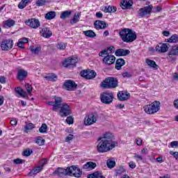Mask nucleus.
Here are the masks:
<instances>
[{"label":"nucleus","mask_w":178,"mask_h":178,"mask_svg":"<svg viewBox=\"0 0 178 178\" xmlns=\"http://www.w3.org/2000/svg\"><path fill=\"white\" fill-rule=\"evenodd\" d=\"M118 145V142L115 141L113 135L111 132H106L102 137L97 138V151L99 154H105L113 149Z\"/></svg>","instance_id":"f257e3e1"},{"label":"nucleus","mask_w":178,"mask_h":178,"mask_svg":"<svg viewBox=\"0 0 178 178\" xmlns=\"http://www.w3.org/2000/svg\"><path fill=\"white\" fill-rule=\"evenodd\" d=\"M53 175H56L58 177H65V176H71L72 177H81L83 172L79 168L78 165H71L66 169L58 167L53 172Z\"/></svg>","instance_id":"f03ea898"},{"label":"nucleus","mask_w":178,"mask_h":178,"mask_svg":"<svg viewBox=\"0 0 178 178\" xmlns=\"http://www.w3.org/2000/svg\"><path fill=\"white\" fill-rule=\"evenodd\" d=\"M119 35L123 42L130 43L134 42L137 40V33L133 29L125 28L121 29L119 32Z\"/></svg>","instance_id":"7ed1b4c3"},{"label":"nucleus","mask_w":178,"mask_h":178,"mask_svg":"<svg viewBox=\"0 0 178 178\" xmlns=\"http://www.w3.org/2000/svg\"><path fill=\"white\" fill-rule=\"evenodd\" d=\"M102 88L112 89L119 87V81L115 77H107L101 83Z\"/></svg>","instance_id":"20e7f679"},{"label":"nucleus","mask_w":178,"mask_h":178,"mask_svg":"<svg viewBox=\"0 0 178 178\" xmlns=\"http://www.w3.org/2000/svg\"><path fill=\"white\" fill-rule=\"evenodd\" d=\"M143 109L147 115H154V113H156L161 109V102L154 101L150 104L145 105Z\"/></svg>","instance_id":"39448f33"},{"label":"nucleus","mask_w":178,"mask_h":178,"mask_svg":"<svg viewBox=\"0 0 178 178\" xmlns=\"http://www.w3.org/2000/svg\"><path fill=\"white\" fill-rule=\"evenodd\" d=\"M114 98L113 92L105 91L100 94V101L105 105H111L113 102Z\"/></svg>","instance_id":"423d86ee"},{"label":"nucleus","mask_w":178,"mask_h":178,"mask_svg":"<svg viewBox=\"0 0 178 178\" xmlns=\"http://www.w3.org/2000/svg\"><path fill=\"white\" fill-rule=\"evenodd\" d=\"M77 62H79L77 57H69L63 62V66L67 69L69 67H76Z\"/></svg>","instance_id":"0eeeda50"},{"label":"nucleus","mask_w":178,"mask_h":178,"mask_svg":"<svg viewBox=\"0 0 178 178\" xmlns=\"http://www.w3.org/2000/svg\"><path fill=\"white\" fill-rule=\"evenodd\" d=\"M59 113L61 118H66L67 116H69V115H72V108H70V106L66 103L63 104L60 106Z\"/></svg>","instance_id":"6e6552de"},{"label":"nucleus","mask_w":178,"mask_h":178,"mask_svg":"<svg viewBox=\"0 0 178 178\" xmlns=\"http://www.w3.org/2000/svg\"><path fill=\"white\" fill-rule=\"evenodd\" d=\"M100 57L103 58L102 63L106 66H111V65H113L116 61V57L112 54H104L103 56Z\"/></svg>","instance_id":"1a4fd4ad"},{"label":"nucleus","mask_w":178,"mask_h":178,"mask_svg":"<svg viewBox=\"0 0 178 178\" xmlns=\"http://www.w3.org/2000/svg\"><path fill=\"white\" fill-rule=\"evenodd\" d=\"M25 24L31 27V29H37L41 26V22H40V20L37 18H31L25 21Z\"/></svg>","instance_id":"9d476101"},{"label":"nucleus","mask_w":178,"mask_h":178,"mask_svg":"<svg viewBox=\"0 0 178 178\" xmlns=\"http://www.w3.org/2000/svg\"><path fill=\"white\" fill-rule=\"evenodd\" d=\"M152 8V5H149L148 6L140 8L138 11L139 17H144L145 16H147V15H151Z\"/></svg>","instance_id":"9b49d317"},{"label":"nucleus","mask_w":178,"mask_h":178,"mask_svg":"<svg viewBox=\"0 0 178 178\" xmlns=\"http://www.w3.org/2000/svg\"><path fill=\"white\" fill-rule=\"evenodd\" d=\"M63 87L67 91H74L77 88V84L72 80H67L63 83Z\"/></svg>","instance_id":"f8f14e48"},{"label":"nucleus","mask_w":178,"mask_h":178,"mask_svg":"<svg viewBox=\"0 0 178 178\" xmlns=\"http://www.w3.org/2000/svg\"><path fill=\"white\" fill-rule=\"evenodd\" d=\"M173 56H178V44L172 46L170 50L168 52V59L170 60H176V57Z\"/></svg>","instance_id":"ddd939ff"},{"label":"nucleus","mask_w":178,"mask_h":178,"mask_svg":"<svg viewBox=\"0 0 178 178\" xmlns=\"http://www.w3.org/2000/svg\"><path fill=\"white\" fill-rule=\"evenodd\" d=\"M1 47L3 51H9V49H12V48L13 47V40H4L1 42Z\"/></svg>","instance_id":"4468645a"},{"label":"nucleus","mask_w":178,"mask_h":178,"mask_svg":"<svg viewBox=\"0 0 178 178\" xmlns=\"http://www.w3.org/2000/svg\"><path fill=\"white\" fill-rule=\"evenodd\" d=\"M119 101H127L130 98V93L127 91H120L117 94Z\"/></svg>","instance_id":"2eb2a0df"},{"label":"nucleus","mask_w":178,"mask_h":178,"mask_svg":"<svg viewBox=\"0 0 178 178\" xmlns=\"http://www.w3.org/2000/svg\"><path fill=\"white\" fill-rule=\"evenodd\" d=\"M94 26L96 30H105L109 25L105 21L97 20L95 22Z\"/></svg>","instance_id":"dca6fc26"},{"label":"nucleus","mask_w":178,"mask_h":178,"mask_svg":"<svg viewBox=\"0 0 178 178\" xmlns=\"http://www.w3.org/2000/svg\"><path fill=\"white\" fill-rule=\"evenodd\" d=\"M95 122H97V117L94 115V113L90 114L88 117L85 118L86 126L94 124Z\"/></svg>","instance_id":"f3484780"},{"label":"nucleus","mask_w":178,"mask_h":178,"mask_svg":"<svg viewBox=\"0 0 178 178\" xmlns=\"http://www.w3.org/2000/svg\"><path fill=\"white\" fill-rule=\"evenodd\" d=\"M40 33L44 38H51L52 37V31L48 27H44L40 31Z\"/></svg>","instance_id":"a211bd4d"},{"label":"nucleus","mask_w":178,"mask_h":178,"mask_svg":"<svg viewBox=\"0 0 178 178\" xmlns=\"http://www.w3.org/2000/svg\"><path fill=\"white\" fill-rule=\"evenodd\" d=\"M168 50L169 47H168V44L166 43L160 44L159 45L156 47V51L157 52H161V54L168 52Z\"/></svg>","instance_id":"6ab92c4d"},{"label":"nucleus","mask_w":178,"mask_h":178,"mask_svg":"<svg viewBox=\"0 0 178 178\" xmlns=\"http://www.w3.org/2000/svg\"><path fill=\"white\" fill-rule=\"evenodd\" d=\"M129 54H130V50L124 49H118L115 52V56H127Z\"/></svg>","instance_id":"aec40b11"},{"label":"nucleus","mask_w":178,"mask_h":178,"mask_svg":"<svg viewBox=\"0 0 178 178\" xmlns=\"http://www.w3.org/2000/svg\"><path fill=\"white\" fill-rule=\"evenodd\" d=\"M28 75H29V73L27 72V71L24 70H19L18 71L17 79L19 81H23V80H24Z\"/></svg>","instance_id":"412c9836"},{"label":"nucleus","mask_w":178,"mask_h":178,"mask_svg":"<svg viewBox=\"0 0 178 178\" xmlns=\"http://www.w3.org/2000/svg\"><path fill=\"white\" fill-rule=\"evenodd\" d=\"M95 168H97V163L92 161H88L83 165V169H86V170H92Z\"/></svg>","instance_id":"4be33fe9"},{"label":"nucleus","mask_w":178,"mask_h":178,"mask_svg":"<svg viewBox=\"0 0 178 178\" xmlns=\"http://www.w3.org/2000/svg\"><path fill=\"white\" fill-rule=\"evenodd\" d=\"M15 22L12 19H8L4 22H3V27L4 29H10V27H13L15 26Z\"/></svg>","instance_id":"5701e85b"},{"label":"nucleus","mask_w":178,"mask_h":178,"mask_svg":"<svg viewBox=\"0 0 178 178\" xmlns=\"http://www.w3.org/2000/svg\"><path fill=\"white\" fill-rule=\"evenodd\" d=\"M131 6H133V1L131 0H122L121 2V8H122V9H129L131 8Z\"/></svg>","instance_id":"b1692460"},{"label":"nucleus","mask_w":178,"mask_h":178,"mask_svg":"<svg viewBox=\"0 0 178 178\" xmlns=\"http://www.w3.org/2000/svg\"><path fill=\"white\" fill-rule=\"evenodd\" d=\"M126 65V61L123 58H118L115 62V69L117 70H120L122 66Z\"/></svg>","instance_id":"393cba45"},{"label":"nucleus","mask_w":178,"mask_h":178,"mask_svg":"<svg viewBox=\"0 0 178 178\" xmlns=\"http://www.w3.org/2000/svg\"><path fill=\"white\" fill-rule=\"evenodd\" d=\"M113 49H115V47L113 46H111L107 49H104L99 53V56H104V55L106 54H112V51H113Z\"/></svg>","instance_id":"a878e982"},{"label":"nucleus","mask_w":178,"mask_h":178,"mask_svg":"<svg viewBox=\"0 0 178 178\" xmlns=\"http://www.w3.org/2000/svg\"><path fill=\"white\" fill-rule=\"evenodd\" d=\"M102 10L105 12V13H115V12L117 10V8L115 6H105L104 9H102Z\"/></svg>","instance_id":"bb28decb"},{"label":"nucleus","mask_w":178,"mask_h":178,"mask_svg":"<svg viewBox=\"0 0 178 178\" xmlns=\"http://www.w3.org/2000/svg\"><path fill=\"white\" fill-rule=\"evenodd\" d=\"M81 16V13H77L74 15L73 18L70 20V24H76L80 22V17Z\"/></svg>","instance_id":"cd10ccee"},{"label":"nucleus","mask_w":178,"mask_h":178,"mask_svg":"<svg viewBox=\"0 0 178 178\" xmlns=\"http://www.w3.org/2000/svg\"><path fill=\"white\" fill-rule=\"evenodd\" d=\"M42 170V168L41 166H37L29 172L28 176H35L37 173H40Z\"/></svg>","instance_id":"c85d7f7f"},{"label":"nucleus","mask_w":178,"mask_h":178,"mask_svg":"<svg viewBox=\"0 0 178 178\" xmlns=\"http://www.w3.org/2000/svg\"><path fill=\"white\" fill-rule=\"evenodd\" d=\"M44 79H45L48 81L55 82L56 81V79H58V76L55 74H49L48 75L44 76Z\"/></svg>","instance_id":"c756f323"},{"label":"nucleus","mask_w":178,"mask_h":178,"mask_svg":"<svg viewBox=\"0 0 178 178\" xmlns=\"http://www.w3.org/2000/svg\"><path fill=\"white\" fill-rule=\"evenodd\" d=\"M30 51H31V54H33V55H38V54H40V51H41V47L40 46H38V47L31 46L30 47Z\"/></svg>","instance_id":"7c9ffc66"},{"label":"nucleus","mask_w":178,"mask_h":178,"mask_svg":"<svg viewBox=\"0 0 178 178\" xmlns=\"http://www.w3.org/2000/svg\"><path fill=\"white\" fill-rule=\"evenodd\" d=\"M83 34L89 38H94L95 37H97V34H95V32L92 30L84 31Z\"/></svg>","instance_id":"2f4dec72"},{"label":"nucleus","mask_w":178,"mask_h":178,"mask_svg":"<svg viewBox=\"0 0 178 178\" xmlns=\"http://www.w3.org/2000/svg\"><path fill=\"white\" fill-rule=\"evenodd\" d=\"M96 76L97 72H95L94 70H88L87 80H92V79H95Z\"/></svg>","instance_id":"473e14b6"},{"label":"nucleus","mask_w":178,"mask_h":178,"mask_svg":"<svg viewBox=\"0 0 178 178\" xmlns=\"http://www.w3.org/2000/svg\"><path fill=\"white\" fill-rule=\"evenodd\" d=\"M55 16H56V13L50 11L45 15L44 17L47 20H52V19H55Z\"/></svg>","instance_id":"72a5a7b5"},{"label":"nucleus","mask_w":178,"mask_h":178,"mask_svg":"<svg viewBox=\"0 0 178 178\" xmlns=\"http://www.w3.org/2000/svg\"><path fill=\"white\" fill-rule=\"evenodd\" d=\"M71 15H72V10H66L61 13L60 18L63 19H68V17H70Z\"/></svg>","instance_id":"f704fd0d"},{"label":"nucleus","mask_w":178,"mask_h":178,"mask_svg":"<svg viewBox=\"0 0 178 178\" xmlns=\"http://www.w3.org/2000/svg\"><path fill=\"white\" fill-rule=\"evenodd\" d=\"M166 42H178V35L174 34L170 38L165 40Z\"/></svg>","instance_id":"c9c22d12"},{"label":"nucleus","mask_w":178,"mask_h":178,"mask_svg":"<svg viewBox=\"0 0 178 178\" xmlns=\"http://www.w3.org/2000/svg\"><path fill=\"white\" fill-rule=\"evenodd\" d=\"M106 165L108 169H113V168L116 166V161H112L111 159H109L107 160Z\"/></svg>","instance_id":"e433bc0d"},{"label":"nucleus","mask_w":178,"mask_h":178,"mask_svg":"<svg viewBox=\"0 0 178 178\" xmlns=\"http://www.w3.org/2000/svg\"><path fill=\"white\" fill-rule=\"evenodd\" d=\"M146 63L150 67H153V69H155L158 67L156 65V63L152 60H149L148 58L146 59Z\"/></svg>","instance_id":"4c0bfd02"},{"label":"nucleus","mask_w":178,"mask_h":178,"mask_svg":"<svg viewBox=\"0 0 178 178\" xmlns=\"http://www.w3.org/2000/svg\"><path fill=\"white\" fill-rule=\"evenodd\" d=\"M15 92L20 95V97H23L24 98H26V97H27V95H26V92L23 91V90L20 88H16Z\"/></svg>","instance_id":"58836bf2"},{"label":"nucleus","mask_w":178,"mask_h":178,"mask_svg":"<svg viewBox=\"0 0 178 178\" xmlns=\"http://www.w3.org/2000/svg\"><path fill=\"white\" fill-rule=\"evenodd\" d=\"M62 102H63V99H62V97L54 96V104H56V105H60V106H62V105L63 104H62Z\"/></svg>","instance_id":"ea45409f"},{"label":"nucleus","mask_w":178,"mask_h":178,"mask_svg":"<svg viewBox=\"0 0 178 178\" xmlns=\"http://www.w3.org/2000/svg\"><path fill=\"white\" fill-rule=\"evenodd\" d=\"M34 129V124L33 123H29L27 125L25 126L24 131L25 133H29L31 131Z\"/></svg>","instance_id":"a19ab883"},{"label":"nucleus","mask_w":178,"mask_h":178,"mask_svg":"<svg viewBox=\"0 0 178 178\" xmlns=\"http://www.w3.org/2000/svg\"><path fill=\"white\" fill-rule=\"evenodd\" d=\"M35 143L38 144V145L42 146L45 144V140L42 139V137L38 136L35 140Z\"/></svg>","instance_id":"79ce46f5"},{"label":"nucleus","mask_w":178,"mask_h":178,"mask_svg":"<svg viewBox=\"0 0 178 178\" xmlns=\"http://www.w3.org/2000/svg\"><path fill=\"white\" fill-rule=\"evenodd\" d=\"M67 44L65 42H60L56 45L57 49L64 50L66 49V46Z\"/></svg>","instance_id":"37998d69"},{"label":"nucleus","mask_w":178,"mask_h":178,"mask_svg":"<svg viewBox=\"0 0 178 178\" xmlns=\"http://www.w3.org/2000/svg\"><path fill=\"white\" fill-rule=\"evenodd\" d=\"M47 130H48V126L47 125V124H42L41 127L39 129L40 133H42V134L47 131Z\"/></svg>","instance_id":"c03bdc74"},{"label":"nucleus","mask_w":178,"mask_h":178,"mask_svg":"<svg viewBox=\"0 0 178 178\" xmlns=\"http://www.w3.org/2000/svg\"><path fill=\"white\" fill-rule=\"evenodd\" d=\"M31 154H33V151L30 149H26L23 152L22 155L23 156H30Z\"/></svg>","instance_id":"a18cd8bd"},{"label":"nucleus","mask_w":178,"mask_h":178,"mask_svg":"<svg viewBox=\"0 0 178 178\" xmlns=\"http://www.w3.org/2000/svg\"><path fill=\"white\" fill-rule=\"evenodd\" d=\"M47 3V0H37L35 2L36 6H44Z\"/></svg>","instance_id":"49530a36"},{"label":"nucleus","mask_w":178,"mask_h":178,"mask_svg":"<svg viewBox=\"0 0 178 178\" xmlns=\"http://www.w3.org/2000/svg\"><path fill=\"white\" fill-rule=\"evenodd\" d=\"M97 176H99V172L95 171L91 174L88 175V178H97Z\"/></svg>","instance_id":"de8ad7c7"},{"label":"nucleus","mask_w":178,"mask_h":178,"mask_svg":"<svg viewBox=\"0 0 178 178\" xmlns=\"http://www.w3.org/2000/svg\"><path fill=\"white\" fill-rule=\"evenodd\" d=\"M25 88L28 94H31V92L33 91V86L29 83H26L25 84Z\"/></svg>","instance_id":"09e8293b"},{"label":"nucleus","mask_w":178,"mask_h":178,"mask_svg":"<svg viewBox=\"0 0 178 178\" xmlns=\"http://www.w3.org/2000/svg\"><path fill=\"white\" fill-rule=\"evenodd\" d=\"M126 170L122 166L120 167V168L116 172V176H120L122 173H124Z\"/></svg>","instance_id":"8fccbe9b"},{"label":"nucleus","mask_w":178,"mask_h":178,"mask_svg":"<svg viewBox=\"0 0 178 178\" xmlns=\"http://www.w3.org/2000/svg\"><path fill=\"white\" fill-rule=\"evenodd\" d=\"M27 6V4L26 3L25 1H24L23 0H22L19 4H18V8L19 9H24L25 7Z\"/></svg>","instance_id":"3c124183"},{"label":"nucleus","mask_w":178,"mask_h":178,"mask_svg":"<svg viewBox=\"0 0 178 178\" xmlns=\"http://www.w3.org/2000/svg\"><path fill=\"white\" fill-rule=\"evenodd\" d=\"M66 122L67 124H73L74 122V118H73L72 116H68L66 119Z\"/></svg>","instance_id":"603ef678"},{"label":"nucleus","mask_w":178,"mask_h":178,"mask_svg":"<svg viewBox=\"0 0 178 178\" xmlns=\"http://www.w3.org/2000/svg\"><path fill=\"white\" fill-rule=\"evenodd\" d=\"M81 77L87 79V76L88 74V70H84L80 72Z\"/></svg>","instance_id":"864d4df0"},{"label":"nucleus","mask_w":178,"mask_h":178,"mask_svg":"<svg viewBox=\"0 0 178 178\" xmlns=\"http://www.w3.org/2000/svg\"><path fill=\"white\" fill-rule=\"evenodd\" d=\"M47 163H48V160L47 159H43L41 160L40 168H42V167L45 166V165H47Z\"/></svg>","instance_id":"5fc2aeb1"},{"label":"nucleus","mask_w":178,"mask_h":178,"mask_svg":"<svg viewBox=\"0 0 178 178\" xmlns=\"http://www.w3.org/2000/svg\"><path fill=\"white\" fill-rule=\"evenodd\" d=\"M74 138V136L73 134H70L68 136L65 138L66 143H69V141H72Z\"/></svg>","instance_id":"6e6d98bb"},{"label":"nucleus","mask_w":178,"mask_h":178,"mask_svg":"<svg viewBox=\"0 0 178 178\" xmlns=\"http://www.w3.org/2000/svg\"><path fill=\"white\" fill-rule=\"evenodd\" d=\"M13 163H15V165H20V163H23V160L21 159H14Z\"/></svg>","instance_id":"4d7b16f0"},{"label":"nucleus","mask_w":178,"mask_h":178,"mask_svg":"<svg viewBox=\"0 0 178 178\" xmlns=\"http://www.w3.org/2000/svg\"><path fill=\"white\" fill-rule=\"evenodd\" d=\"M136 145L141 146L143 145V140H141L140 138H138L136 139Z\"/></svg>","instance_id":"13d9d810"},{"label":"nucleus","mask_w":178,"mask_h":178,"mask_svg":"<svg viewBox=\"0 0 178 178\" xmlns=\"http://www.w3.org/2000/svg\"><path fill=\"white\" fill-rule=\"evenodd\" d=\"M59 108H60V105L54 104L52 109H53V111H54V112H56L58 111V109H59Z\"/></svg>","instance_id":"bf43d9fd"},{"label":"nucleus","mask_w":178,"mask_h":178,"mask_svg":"<svg viewBox=\"0 0 178 178\" xmlns=\"http://www.w3.org/2000/svg\"><path fill=\"white\" fill-rule=\"evenodd\" d=\"M0 83L1 84H6V78H5V76H0Z\"/></svg>","instance_id":"052dcab7"},{"label":"nucleus","mask_w":178,"mask_h":178,"mask_svg":"<svg viewBox=\"0 0 178 178\" xmlns=\"http://www.w3.org/2000/svg\"><path fill=\"white\" fill-rule=\"evenodd\" d=\"M170 146L172 148H175V147H178V142L177 141H172L170 143Z\"/></svg>","instance_id":"680f3d73"},{"label":"nucleus","mask_w":178,"mask_h":178,"mask_svg":"<svg viewBox=\"0 0 178 178\" xmlns=\"http://www.w3.org/2000/svg\"><path fill=\"white\" fill-rule=\"evenodd\" d=\"M96 17H97V19H102V17H104V15L101 12H97L96 13Z\"/></svg>","instance_id":"e2e57ef3"},{"label":"nucleus","mask_w":178,"mask_h":178,"mask_svg":"<svg viewBox=\"0 0 178 178\" xmlns=\"http://www.w3.org/2000/svg\"><path fill=\"white\" fill-rule=\"evenodd\" d=\"M17 45V47H19V48H21L22 49H24V47H23V42H22V40H19Z\"/></svg>","instance_id":"0e129e2a"},{"label":"nucleus","mask_w":178,"mask_h":178,"mask_svg":"<svg viewBox=\"0 0 178 178\" xmlns=\"http://www.w3.org/2000/svg\"><path fill=\"white\" fill-rule=\"evenodd\" d=\"M19 41L22 42V44H27V42H29V39L26 38H22L19 39Z\"/></svg>","instance_id":"69168bd1"},{"label":"nucleus","mask_w":178,"mask_h":178,"mask_svg":"<svg viewBox=\"0 0 178 178\" xmlns=\"http://www.w3.org/2000/svg\"><path fill=\"white\" fill-rule=\"evenodd\" d=\"M11 126H16L17 124V120L13 119V120H11L10 122Z\"/></svg>","instance_id":"338daca9"},{"label":"nucleus","mask_w":178,"mask_h":178,"mask_svg":"<svg viewBox=\"0 0 178 178\" xmlns=\"http://www.w3.org/2000/svg\"><path fill=\"white\" fill-rule=\"evenodd\" d=\"M174 106L176 109H178V99L174 101Z\"/></svg>","instance_id":"774afa93"}]
</instances>
